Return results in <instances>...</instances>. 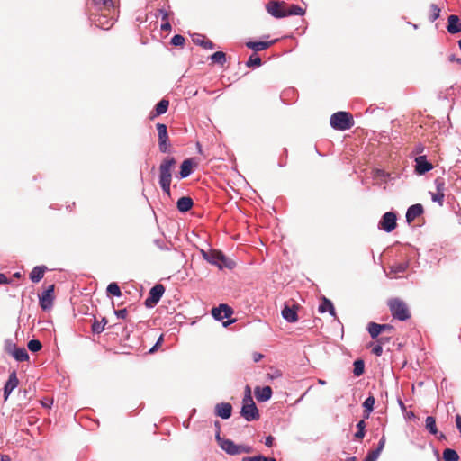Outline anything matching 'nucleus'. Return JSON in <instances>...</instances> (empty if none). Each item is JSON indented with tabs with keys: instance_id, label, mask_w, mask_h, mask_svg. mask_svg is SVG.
<instances>
[{
	"instance_id": "f257e3e1",
	"label": "nucleus",
	"mask_w": 461,
	"mask_h": 461,
	"mask_svg": "<svg viewBox=\"0 0 461 461\" xmlns=\"http://www.w3.org/2000/svg\"><path fill=\"white\" fill-rule=\"evenodd\" d=\"M176 160L174 157L167 156L160 163L158 167L159 185L163 192L167 195H171L170 185L172 181L173 171L176 168Z\"/></svg>"
},
{
	"instance_id": "f03ea898",
	"label": "nucleus",
	"mask_w": 461,
	"mask_h": 461,
	"mask_svg": "<svg viewBox=\"0 0 461 461\" xmlns=\"http://www.w3.org/2000/svg\"><path fill=\"white\" fill-rule=\"evenodd\" d=\"M387 306L392 316L398 321H404L411 316L408 304L399 297L390 298Z\"/></svg>"
},
{
	"instance_id": "7ed1b4c3",
	"label": "nucleus",
	"mask_w": 461,
	"mask_h": 461,
	"mask_svg": "<svg viewBox=\"0 0 461 461\" xmlns=\"http://www.w3.org/2000/svg\"><path fill=\"white\" fill-rule=\"evenodd\" d=\"M203 255L209 263L216 265L221 269L223 267L231 269L235 266V263L227 258L220 250L211 249L207 252L203 251Z\"/></svg>"
},
{
	"instance_id": "20e7f679",
	"label": "nucleus",
	"mask_w": 461,
	"mask_h": 461,
	"mask_svg": "<svg viewBox=\"0 0 461 461\" xmlns=\"http://www.w3.org/2000/svg\"><path fill=\"white\" fill-rule=\"evenodd\" d=\"M330 125L335 130L346 131L354 125V119L348 112H337L330 117Z\"/></svg>"
},
{
	"instance_id": "39448f33",
	"label": "nucleus",
	"mask_w": 461,
	"mask_h": 461,
	"mask_svg": "<svg viewBox=\"0 0 461 461\" xmlns=\"http://www.w3.org/2000/svg\"><path fill=\"white\" fill-rule=\"evenodd\" d=\"M217 440L220 442L221 447L230 455H240L242 453H251V447L246 445H236L233 441L230 439H221L220 438V431L218 430L216 435Z\"/></svg>"
},
{
	"instance_id": "423d86ee",
	"label": "nucleus",
	"mask_w": 461,
	"mask_h": 461,
	"mask_svg": "<svg viewBox=\"0 0 461 461\" xmlns=\"http://www.w3.org/2000/svg\"><path fill=\"white\" fill-rule=\"evenodd\" d=\"M240 415L247 421L258 420L260 417L254 401H249V399L246 402H242Z\"/></svg>"
},
{
	"instance_id": "0eeeda50",
	"label": "nucleus",
	"mask_w": 461,
	"mask_h": 461,
	"mask_svg": "<svg viewBox=\"0 0 461 461\" xmlns=\"http://www.w3.org/2000/svg\"><path fill=\"white\" fill-rule=\"evenodd\" d=\"M114 14H95L92 13L90 15L91 20L94 22V23L104 30L110 29L113 23H114Z\"/></svg>"
},
{
	"instance_id": "6e6552de",
	"label": "nucleus",
	"mask_w": 461,
	"mask_h": 461,
	"mask_svg": "<svg viewBox=\"0 0 461 461\" xmlns=\"http://www.w3.org/2000/svg\"><path fill=\"white\" fill-rule=\"evenodd\" d=\"M165 293V287L161 284L155 285L149 293V296L145 300V305L148 308L154 307L161 299Z\"/></svg>"
},
{
	"instance_id": "1a4fd4ad",
	"label": "nucleus",
	"mask_w": 461,
	"mask_h": 461,
	"mask_svg": "<svg viewBox=\"0 0 461 461\" xmlns=\"http://www.w3.org/2000/svg\"><path fill=\"white\" fill-rule=\"evenodd\" d=\"M267 12L275 18L280 19L285 17V2L271 0L265 5Z\"/></svg>"
},
{
	"instance_id": "9d476101",
	"label": "nucleus",
	"mask_w": 461,
	"mask_h": 461,
	"mask_svg": "<svg viewBox=\"0 0 461 461\" xmlns=\"http://www.w3.org/2000/svg\"><path fill=\"white\" fill-rule=\"evenodd\" d=\"M55 285H50L41 294L39 295V303L43 311H49L53 306L55 299Z\"/></svg>"
},
{
	"instance_id": "9b49d317",
	"label": "nucleus",
	"mask_w": 461,
	"mask_h": 461,
	"mask_svg": "<svg viewBox=\"0 0 461 461\" xmlns=\"http://www.w3.org/2000/svg\"><path fill=\"white\" fill-rule=\"evenodd\" d=\"M158 135V148L162 153L168 152L170 144L168 143L169 138L167 134V129L166 124L157 123L156 125Z\"/></svg>"
},
{
	"instance_id": "f8f14e48",
	"label": "nucleus",
	"mask_w": 461,
	"mask_h": 461,
	"mask_svg": "<svg viewBox=\"0 0 461 461\" xmlns=\"http://www.w3.org/2000/svg\"><path fill=\"white\" fill-rule=\"evenodd\" d=\"M91 5L99 14H115V6L113 0H92Z\"/></svg>"
},
{
	"instance_id": "ddd939ff",
	"label": "nucleus",
	"mask_w": 461,
	"mask_h": 461,
	"mask_svg": "<svg viewBox=\"0 0 461 461\" xmlns=\"http://www.w3.org/2000/svg\"><path fill=\"white\" fill-rule=\"evenodd\" d=\"M396 220L397 217L394 212H387L383 215L379 221V228L386 232H391L397 226Z\"/></svg>"
},
{
	"instance_id": "4468645a",
	"label": "nucleus",
	"mask_w": 461,
	"mask_h": 461,
	"mask_svg": "<svg viewBox=\"0 0 461 461\" xmlns=\"http://www.w3.org/2000/svg\"><path fill=\"white\" fill-rule=\"evenodd\" d=\"M436 192L430 193L433 202L438 203L440 206L443 205L445 197V181L441 177L435 179Z\"/></svg>"
},
{
	"instance_id": "2eb2a0df",
	"label": "nucleus",
	"mask_w": 461,
	"mask_h": 461,
	"mask_svg": "<svg viewBox=\"0 0 461 461\" xmlns=\"http://www.w3.org/2000/svg\"><path fill=\"white\" fill-rule=\"evenodd\" d=\"M232 313V309L227 304H220L218 307H214L212 310V316L218 321L230 318Z\"/></svg>"
},
{
	"instance_id": "dca6fc26",
	"label": "nucleus",
	"mask_w": 461,
	"mask_h": 461,
	"mask_svg": "<svg viewBox=\"0 0 461 461\" xmlns=\"http://www.w3.org/2000/svg\"><path fill=\"white\" fill-rule=\"evenodd\" d=\"M19 380L16 372L14 371L9 375L8 380L4 387V400L6 401L10 393L18 386Z\"/></svg>"
},
{
	"instance_id": "f3484780",
	"label": "nucleus",
	"mask_w": 461,
	"mask_h": 461,
	"mask_svg": "<svg viewBox=\"0 0 461 461\" xmlns=\"http://www.w3.org/2000/svg\"><path fill=\"white\" fill-rule=\"evenodd\" d=\"M415 162V170L420 175H423L433 168L432 164L427 160L425 156L417 157Z\"/></svg>"
},
{
	"instance_id": "a211bd4d",
	"label": "nucleus",
	"mask_w": 461,
	"mask_h": 461,
	"mask_svg": "<svg viewBox=\"0 0 461 461\" xmlns=\"http://www.w3.org/2000/svg\"><path fill=\"white\" fill-rule=\"evenodd\" d=\"M232 406L229 402L217 403L215 406V414L222 419H229L231 416Z\"/></svg>"
},
{
	"instance_id": "6ab92c4d",
	"label": "nucleus",
	"mask_w": 461,
	"mask_h": 461,
	"mask_svg": "<svg viewBox=\"0 0 461 461\" xmlns=\"http://www.w3.org/2000/svg\"><path fill=\"white\" fill-rule=\"evenodd\" d=\"M409 264L407 262L395 263L389 267V271L386 272V276L390 278H397L400 273H403L407 270Z\"/></svg>"
},
{
	"instance_id": "aec40b11",
	"label": "nucleus",
	"mask_w": 461,
	"mask_h": 461,
	"mask_svg": "<svg viewBox=\"0 0 461 461\" xmlns=\"http://www.w3.org/2000/svg\"><path fill=\"white\" fill-rule=\"evenodd\" d=\"M254 393L258 402H266L272 396V389L268 385L264 387L257 386L254 390Z\"/></svg>"
},
{
	"instance_id": "412c9836",
	"label": "nucleus",
	"mask_w": 461,
	"mask_h": 461,
	"mask_svg": "<svg viewBox=\"0 0 461 461\" xmlns=\"http://www.w3.org/2000/svg\"><path fill=\"white\" fill-rule=\"evenodd\" d=\"M423 213V207L421 204L417 203L414 205H411L409 207L407 212H406V221L411 223L417 217L421 215Z\"/></svg>"
},
{
	"instance_id": "4be33fe9",
	"label": "nucleus",
	"mask_w": 461,
	"mask_h": 461,
	"mask_svg": "<svg viewBox=\"0 0 461 461\" xmlns=\"http://www.w3.org/2000/svg\"><path fill=\"white\" fill-rule=\"evenodd\" d=\"M447 32L451 34L461 32V23L457 15L451 14L448 16Z\"/></svg>"
},
{
	"instance_id": "5701e85b",
	"label": "nucleus",
	"mask_w": 461,
	"mask_h": 461,
	"mask_svg": "<svg viewBox=\"0 0 461 461\" xmlns=\"http://www.w3.org/2000/svg\"><path fill=\"white\" fill-rule=\"evenodd\" d=\"M296 309L297 306L294 305L293 307H290L285 305L282 310L283 318L288 322H295L298 320Z\"/></svg>"
},
{
	"instance_id": "b1692460",
	"label": "nucleus",
	"mask_w": 461,
	"mask_h": 461,
	"mask_svg": "<svg viewBox=\"0 0 461 461\" xmlns=\"http://www.w3.org/2000/svg\"><path fill=\"white\" fill-rule=\"evenodd\" d=\"M169 106V101L167 99H162L159 101L156 106L154 111L150 113V119H154L157 116L162 115L167 113Z\"/></svg>"
},
{
	"instance_id": "393cba45",
	"label": "nucleus",
	"mask_w": 461,
	"mask_h": 461,
	"mask_svg": "<svg viewBox=\"0 0 461 461\" xmlns=\"http://www.w3.org/2000/svg\"><path fill=\"white\" fill-rule=\"evenodd\" d=\"M192 41L194 44L200 45L204 49L212 50L214 48V44L212 41L208 40L204 35L196 34L194 35Z\"/></svg>"
},
{
	"instance_id": "a878e982",
	"label": "nucleus",
	"mask_w": 461,
	"mask_h": 461,
	"mask_svg": "<svg viewBox=\"0 0 461 461\" xmlns=\"http://www.w3.org/2000/svg\"><path fill=\"white\" fill-rule=\"evenodd\" d=\"M276 40L272 41H248L246 46L255 51L264 50L269 48Z\"/></svg>"
},
{
	"instance_id": "bb28decb",
	"label": "nucleus",
	"mask_w": 461,
	"mask_h": 461,
	"mask_svg": "<svg viewBox=\"0 0 461 461\" xmlns=\"http://www.w3.org/2000/svg\"><path fill=\"white\" fill-rule=\"evenodd\" d=\"M193 204H194V202L191 197L183 196L178 199L176 207L180 212H188L189 210H191V208L193 207Z\"/></svg>"
},
{
	"instance_id": "cd10ccee",
	"label": "nucleus",
	"mask_w": 461,
	"mask_h": 461,
	"mask_svg": "<svg viewBox=\"0 0 461 461\" xmlns=\"http://www.w3.org/2000/svg\"><path fill=\"white\" fill-rule=\"evenodd\" d=\"M194 163L192 158L185 159L180 167V176L181 178L187 177L193 171Z\"/></svg>"
},
{
	"instance_id": "c85d7f7f",
	"label": "nucleus",
	"mask_w": 461,
	"mask_h": 461,
	"mask_svg": "<svg viewBox=\"0 0 461 461\" xmlns=\"http://www.w3.org/2000/svg\"><path fill=\"white\" fill-rule=\"evenodd\" d=\"M46 270H47V267L45 266L35 267L30 273V279L33 283L40 282L43 278V276H44V273Z\"/></svg>"
},
{
	"instance_id": "c756f323",
	"label": "nucleus",
	"mask_w": 461,
	"mask_h": 461,
	"mask_svg": "<svg viewBox=\"0 0 461 461\" xmlns=\"http://www.w3.org/2000/svg\"><path fill=\"white\" fill-rule=\"evenodd\" d=\"M305 10L296 5H289L285 3V17L292 15H303Z\"/></svg>"
},
{
	"instance_id": "7c9ffc66",
	"label": "nucleus",
	"mask_w": 461,
	"mask_h": 461,
	"mask_svg": "<svg viewBox=\"0 0 461 461\" xmlns=\"http://www.w3.org/2000/svg\"><path fill=\"white\" fill-rule=\"evenodd\" d=\"M319 312L321 313L329 312L330 313V315L335 316L334 306H333L331 301H330L326 297L322 298L321 303L319 306Z\"/></svg>"
},
{
	"instance_id": "2f4dec72",
	"label": "nucleus",
	"mask_w": 461,
	"mask_h": 461,
	"mask_svg": "<svg viewBox=\"0 0 461 461\" xmlns=\"http://www.w3.org/2000/svg\"><path fill=\"white\" fill-rule=\"evenodd\" d=\"M375 397L373 395H370L368 396L364 403H363V407H364V418L365 419H368L369 416H370V412L373 411L374 409V405H375Z\"/></svg>"
},
{
	"instance_id": "473e14b6",
	"label": "nucleus",
	"mask_w": 461,
	"mask_h": 461,
	"mask_svg": "<svg viewBox=\"0 0 461 461\" xmlns=\"http://www.w3.org/2000/svg\"><path fill=\"white\" fill-rule=\"evenodd\" d=\"M12 356L19 362L29 360V355L24 348H17L12 351Z\"/></svg>"
},
{
	"instance_id": "72a5a7b5",
	"label": "nucleus",
	"mask_w": 461,
	"mask_h": 461,
	"mask_svg": "<svg viewBox=\"0 0 461 461\" xmlns=\"http://www.w3.org/2000/svg\"><path fill=\"white\" fill-rule=\"evenodd\" d=\"M443 459L444 461H458L459 456L456 450L446 448L443 451Z\"/></svg>"
},
{
	"instance_id": "f704fd0d",
	"label": "nucleus",
	"mask_w": 461,
	"mask_h": 461,
	"mask_svg": "<svg viewBox=\"0 0 461 461\" xmlns=\"http://www.w3.org/2000/svg\"><path fill=\"white\" fill-rule=\"evenodd\" d=\"M368 332L372 339H377L378 336L382 333L381 326L375 322H370L367 327Z\"/></svg>"
},
{
	"instance_id": "c9c22d12",
	"label": "nucleus",
	"mask_w": 461,
	"mask_h": 461,
	"mask_svg": "<svg viewBox=\"0 0 461 461\" xmlns=\"http://www.w3.org/2000/svg\"><path fill=\"white\" fill-rule=\"evenodd\" d=\"M426 429L433 435H436L438 433V429L436 426V420L432 416H428L425 420Z\"/></svg>"
},
{
	"instance_id": "e433bc0d",
	"label": "nucleus",
	"mask_w": 461,
	"mask_h": 461,
	"mask_svg": "<svg viewBox=\"0 0 461 461\" xmlns=\"http://www.w3.org/2000/svg\"><path fill=\"white\" fill-rule=\"evenodd\" d=\"M211 60L223 65L226 62V54L223 51H216L211 56Z\"/></svg>"
},
{
	"instance_id": "4c0bfd02",
	"label": "nucleus",
	"mask_w": 461,
	"mask_h": 461,
	"mask_svg": "<svg viewBox=\"0 0 461 461\" xmlns=\"http://www.w3.org/2000/svg\"><path fill=\"white\" fill-rule=\"evenodd\" d=\"M106 323L107 320L105 318H103L102 321L95 320L92 325V331L97 334L101 333L104 330Z\"/></svg>"
},
{
	"instance_id": "58836bf2",
	"label": "nucleus",
	"mask_w": 461,
	"mask_h": 461,
	"mask_svg": "<svg viewBox=\"0 0 461 461\" xmlns=\"http://www.w3.org/2000/svg\"><path fill=\"white\" fill-rule=\"evenodd\" d=\"M364 370H365L364 361L361 359L356 360L354 362V370H353L354 375L356 376H360L361 375H363Z\"/></svg>"
},
{
	"instance_id": "ea45409f",
	"label": "nucleus",
	"mask_w": 461,
	"mask_h": 461,
	"mask_svg": "<svg viewBox=\"0 0 461 461\" xmlns=\"http://www.w3.org/2000/svg\"><path fill=\"white\" fill-rule=\"evenodd\" d=\"M107 293L113 296H121L122 295L121 289L116 283H111L108 285Z\"/></svg>"
},
{
	"instance_id": "a19ab883",
	"label": "nucleus",
	"mask_w": 461,
	"mask_h": 461,
	"mask_svg": "<svg viewBox=\"0 0 461 461\" xmlns=\"http://www.w3.org/2000/svg\"><path fill=\"white\" fill-rule=\"evenodd\" d=\"M357 431L355 434V438L357 439H362L365 436V428H366V422L364 420H360L357 424Z\"/></svg>"
},
{
	"instance_id": "79ce46f5",
	"label": "nucleus",
	"mask_w": 461,
	"mask_h": 461,
	"mask_svg": "<svg viewBox=\"0 0 461 461\" xmlns=\"http://www.w3.org/2000/svg\"><path fill=\"white\" fill-rule=\"evenodd\" d=\"M247 67L249 68H251L253 66H257V67H259L261 65V59L259 56L256 55V54H252L247 63H246Z\"/></svg>"
},
{
	"instance_id": "37998d69",
	"label": "nucleus",
	"mask_w": 461,
	"mask_h": 461,
	"mask_svg": "<svg viewBox=\"0 0 461 461\" xmlns=\"http://www.w3.org/2000/svg\"><path fill=\"white\" fill-rule=\"evenodd\" d=\"M42 348L41 343L38 339H32L28 342V348L32 352H37Z\"/></svg>"
},
{
	"instance_id": "c03bdc74",
	"label": "nucleus",
	"mask_w": 461,
	"mask_h": 461,
	"mask_svg": "<svg viewBox=\"0 0 461 461\" xmlns=\"http://www.w3.org/2000/svg\"><path fill=\"white\" fill-rule=\"evenodd\" d=\"M430 10H431V15H430L429 19L431 22H434L439 17L440 8L437 5L432 4L430 5Z\"/></svg>"
},
{
	"instance_id": "a18cd8bd",
	"label": "nucleus",
	"mask_w": 461,
	"mask_h": 461,
	"mask_svg": "<svg viewBox=\"0 0 461 461\" xmlns=\"http://www.w3.org/2000/svg\"><path fill=\"white\" fill-rule=\"evenodd\" d=\"M171 44L175 46H183L185 44V38L182 35L176 34L171 39Z\"/></svg>"
},
{
	"instance_id": "49530a36",
	"label": "nucleus",
	"mask_w": 461,
	"mask_h": 461,
	"mask_svg": "<svg viewBox=\"0 0 461 461\" xmlns=\"http://www.w3.org/2000/svg\"><path fill=\"white\" fill-rule=\"evenodd\" d=\"M378 451H370L368 452L367 456H366L364 461H376L378 458Z\"/></svg>"
},
{
	"instance_id": "de8ad7c7",
	"label": "nucleus",
	"mask_w": 461,
	"mask_h": 461,
	"mask_svg": "<svg viewBox=\"0 0 461 461\" xmlns=\"http://www.w3.org/2000/svg\"><path fill=\"white\" fill-rule=\"evenodd\" d=\"M372 353L375 354V356H381L383 353L382 345H380L378 343L376 345H375L372 348Z\"/></svg>"
},
{
	"instance_id": "09e8293b",
	"label": "nucleus",
	"mask_w": 461,
	"mask_h": 461,
	"mask_svg": "<svg viewBox=\"0 0 461 461\" xmlns=\"http://www.w3.org/2000/svg\"><path fill=\"white\" fill-rule=\"evenodd\" d=\"M247 399H249V401H253L251 396V389L249 385L245 387V395L243 397L242 402H246Z\"/></svg>"
},
{
	"instance_id": "8fccbe9b",
	"label": "nucleus",
	"mask_w": 461,
	"mask_h": 461,
	"mask_svg": "<svg viewBox=\"0 0 461 461\" xmlns=\"http://www.w3.org/2000/svg\"><path fill=\"white\" fill-rule=\"evenodd\" d=\"M115 314L118 318L126 319L127 309L124 308V309L117 310V311H115Z\"/></svg>"
},
{
	"instance_id": "3c124183",
	"label": "nucleus",
	"mask_w": 461,
	"mask_h": 461,
	"mask_svg": "<svg viewBox=\"0 0 461 461\" xmlns=\"http://www.w3.org/2000/svg\"><path fill=\"white\" fill-rule=\"evenodd\" d=\"M384 445H385V438L383 436L378 443V447L376 449H375L374 451H378V456H379L380 453L382 452V450L384 449Z\"/></svg>"
},
{
	"instance_id": "603ef678",
	"label": "nucleus",
	"mask_w": 461,
	"mask_h": 461,
	"mask_svg": "<svg viewBox=\"0 0 461 461\" xmlns=\"http://www.w3.org/2000/svg\"><path fill=\"white\" fill-rule=\"evenodd\" d=\"M162 342H163V335H161L158 338V339L157 343L155 344V346L149 349V353L156 352L158 350V348L161 345Z\"/></svg>"
},
{
	"instance_id": "864d4df0",
	"label": "nucleus",
	"mask_w": 461,
	"mask_h": 461,
	"mask_svg": "<svg viewBox=\"0 0 461 461\" xmlns=\"http://www.w3.org/2000/svg\"><path fill=\"white\" fill-rule=\"evenodd\" d=\"M161 30L164 32H167L171 30V24L168 20L163 21V23L161 24Z\"/></svg>"
},
{
	"instance_id": "5fc2aeb1",
	"label": "nucleus",
	"mask_w": 461,
	"mask_h": 461,
	"mask_svg": "<svg viewBox=\"0 0 461 461\" xmlns=\"http://www.w3.org/2000/svg\"><path fill=\"white\" fill-rule=\"evenodd\" d=\"M158 14L161 16L162 21L168 20L169 14L164 9L158 10Z\"/></svg>"
},
{
	"instance_id": "6e6d98bb",
	"label": "nucleus",
	"mask_w": 461,
	"mask_h": 461,
	"mask_svg": "<svg viewBox=\"0 0 461 461\" xmlns=\"http://www.w3.org/2000/svg\"><path fill=\"white\" fill-rule=\"evenodd\" d=\"M252 358H253V361L257 363V362L260 361L263 358V355L261 353H258V352H254L252 354Z\"/></svg>"
},
{
	"instance_id": "4d7b16f0",
	"label": "nucleus",
	"mask_w": 461,
	"mask_h": 461,
	"mask_svg": "<svg viewBox=\"0 0 461 461\" xmlns=\"http://www.w3.org/2000/svg\"><path fill=\"white\" fill-rule=\"evenodd\" d=\"M14 348H17L16 345L15 344H12V343H9L6 345L5 347V351L12 356V351L14 349Z\"/></svg>"
},
{
	"instance_id": "13d9d810",
	"label": "nucleus",
	"mask_w": 461,
	"mask_h": 461,
	"mask_svg": "<svg viewBox=\"0 0 461 461\" xmlns=\"http://www.w3.org/2000/svg\"><path fill=\"white\" fill-rule=\"evenodd\" d=\"M381 326V331L384 332V331H391L393 330V327L392 325H389V324H380Z\"/></svg>"
},
{
	"instance_id": "bf43d9fd",
	"label": "nucleus",
	"mask_w": 461,
	"mask_h": 461,
	"mask_svg": "<svg viewBox=\"0 0 461 461\" xmlns=\"http://www.w3.org/2000/svg\"><path fill=\"white\" fill-rule=\"evenodd\" d=\"M375 176V177H386L388 174H386L384 170L376 169Z\"/></svg>"
},
{
	"instance_id": "052dcab7",
	"label": "nucleus",
	"mask_w": 461,
	"mask_h": 461,
	"mask_svg": "<svg viewBox=\"0 0 461 461\" xmlns=\"http://www.w3.org/2000/svg\"><path fill=\"white\" fill-rule=\"evenodd\" d=\"M243 461H262V456H253V457H244Z\"/></svg>"
},
{
	"instance_id": "680f3d73",
	"label": "nucleus",
	"mask_w": 461,
	"mask_h": 461,
	"mask_svg": "<svg viewBox=\"0 0 461 461\" xmlns=\"http://www.w3.org/2000/svg\"><path fill=\"white\" fill-rule=\"evenodd\" d=\"M376 339H377V343L380 345H383L389 341V338H385V337L377 338Z\"/></svg>"
},
{
	"instance_id": "e2e57ef3",
	"label": "nucleus",
	"mask_w": 461,
	"mask_h": 461,
	"mask_svg": "<svg viewBox=\"0 0 461 461\" xmlns=\"http://www.w3.org/2000/svg\"><path fill=\"white\" fill-rule=\"evenodd\" d=\"M273 441H274V438L272 436H268L267 438H266V442L265 444L267 446V447H271L272 444H273Z\"/></svg>"
},
{
	"instance_id": "0e129e2a",
	"label": "nucleus",
	"mask_w": 461,
	"mask_h": 461,
	"mask_svg": "<svg viewBox=\"0 0 461 461\" xmlns=\"http://www.w3.org/2000/svg\"><path fill=\"white\" fill-rule=\"evenodd\" d=\"M8 279L5 274L0 273V284H7Z\"/></svg>"
},
{
	"instance_id": "69168bd1",
	"label": "nucleus",
	"mask_w": 461,
	"mask_h": 461,
	"mask_svg": "<svg viewBox=\"0 0 461 461\" xmlns=\"http://www.w3.org/2000/svg\"><path fill=\"white\" fill-rule=\"evenodd\" d=\"M1 461H10V457L6 455L1 456Z\"/></svg>"
},
{
	"instance_id": "338daca9",
	"label": "nucleus",
	"mask_w": 461,
	"mask_h": 461,
	"mask_svg": "<svg viewBox=\"0 0 461 461\" xmlns=\"http://www.w3.org/2000/svg\"><path fill=\"white\" fill-rule=\"evenodd\" d=\"M262 461H276L275 458H267L262 456Z\"/></svg>"
},
{
	"instance_id": "774afa93",
	"label": "nucleus",
	"mask_w": 461,
	"mask_h": 461,
	"mask_svg": "<svg viewBox=\"0 0 461 461\" xmlns=\"http://www.w3.org/2000/svg\"><path fill=\"white\" fill-rule=\"evenodd\" d=\"M346 461H357V457H355V456L348 457L346 459Z\"/></svg>"
}]
</instances>
